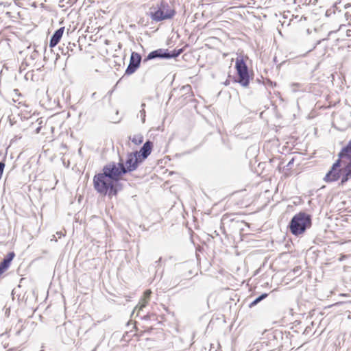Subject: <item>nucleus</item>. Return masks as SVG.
<instances>
[{
	"label": "nucleus",
	"mask_w": 351,
	"mask_h": 351,
	"mask_svg": "<svg viewBox=\"0 0 351 351\" xmlns=\"http://www.w3.org/2000/svg\"><path fill=\"white\" fill-rule=\"evenodd\" d=\"M311 224V215L304 212H300L292 217L289 228L293 235L298 236L309 228Z\"/></svg>",
	"instance_id": "obj_3"
},
{
	"label": "nucleus",
	"mask_w": 351,
	"mask_h": 351,
	"mask_svg": "<svg viewBox=\"0 0 351 351\" xmlns=\"http://www.w3.org/2000/svg\"><path fill=\"white\" fill-rule=\"evenodd\" d=\"M102 173L108 178L112 180L117 183L122 178V176L125 174L124 169V163L121 159L118 163L115 162H110L106 164L102 169Z\"/></svg>",
	"instance_id": "obj_4"
},
{
	"label": "nucleus",
	"mask_w": 351,
	"mask_h": 351,
	"mask_svg": "<svg viewBox=\"0 0 351 351\" xmlns=\"http://www.w3.org/2000/svg\"><path fill=\"white\" fill-rule=\"evenodd\" d=\"M139 157L137 156V152L128 154L125 162H123L125 173L137 169L138 165L143 162Z\"/></svg>",
	"instance_id": "obj_8"
},
{
	"label": "nucleus",
	"mask_w": 351,
	"mask_h": 351,
	"mask_svg": "<svg viewBox=\"0 0 351 351\" xmlns=\"http://www.w3.org/2000/svg\"><path fill=\"white\" fill-rule=\"evenodd\" d=\"M142 60L141 56L137 52H132L129 64L125 70V74H133L140 66Z\"/></svg>",
	"instance_id": "obj_9"
},
{
	"label": "nucleus",
	"mask_w": 351,
	"mask_h": 351,
	"mask_svg": "<svg viewBox=\"0 0 351 351\" xmlns=\"http://www.w3.org/2000/svg\"><path fill=\"white\" fill-rule=\"evenodd\" d=\"M235 68L238 74V80L237 82L242 86L247 87L250 84V75L247 66L244 60L237 58L235 63Z\"/></svg>",
	"instance_id": "obj_5"
},
{
	"label": "nucleus",
	"mask_w": 351,
	"mask_h": 351,
	"mask_svg": "<svg viewBox=\"0 0 351 351\" xmlns=\"http://www.w3.org/2000/svg\"><path fill=\"white\" fill-rule=\"evenodd\" d=\"M293 161H294V159H293V158H292V159H291V160L288 162V164H287V167H290V168H291V165H293Z\"/></svg>",
	"instance_id": "obj_21"
},
{
	"label": "nucleus",
	"mask_w": 351,
	"mask_h": 351,
	"mask_svg": "<svg viewBox=\"0 0 351 351\" xmlns=\"http://www.w3.org/2000/svg\"><path fill=\"white\" fill-rule=\"evenodd\" d=\"M339 157L342 159V161H344L345 159L351 160V141L340 152Z\"/></svg>",
	"instance_id": "obj_14"
},
{
	"label": "nucleus",
	"mask_w": 351,
	"mask_h": 351,
	"mask_svg": "<svg viewBox=\"0 0 351 351\" xmlns=\"http://www.w3.org/2000/svg\"><path fill=\"white\" fill-rule=\"evenodd\" d=\"M153 149V143L151 141H147L139 151L137 152V156H139L141 160L143 161L146 159L152 152Z\"/></svg>",
	"instance_id": "obj_10"
},
{
	"label": "nucleus",
	"mask_w": 351,
	"mask_h": 351,
	"mask_svg": "<svg viewBox=\"0 0 351 351\" xmlns=\"http://www.w3.org/2000/svg\"><path fill=\"white\" fill-rule=\"evenodd\" d=\"M351 178V160H349L347 165L342 168V176L341 180V184H344Z\"/></svg>",
	"instance_id": "obj_13"
},
{
	"label": "nucleus",
	"mask_w": 351,
	"mask_h": 351,
	"mask_svg": "<svg viewBox=\"0 0 351 351\" xmlns=\"http://www.w3.org/2000/svg\"><path fill=\"white\" fill-rule=\"evenodd\" d=\"M152 21L160 22L173 18L176 10L172 6L165 1L152 6L148 13Z\"/></svg>",
	"instance_id": "obj_1"
},
{
	"label": "nucleus",
	"mask_w": 351,
	"mask_h": 351,
	"mask_svg": "<svg viewBox=\"0 0 351 351\" xmlns=\"http://www.w3.org/2000/svg\"><path fill=\"white\" fill-rule=\"evenodd\" d=\"M64 30V27H60L52 35L51 37L50 41H49V47H54L57 45V44L60 42Z\"/></svg>",
	"instance_id": "obj_12"
},
{
	"label": "nucleus",
	"mask_w": 351,
	"mask_h": 351,
	"mask_svg": "<svg viewBox=\"0 0 351 351\" xmlns=\"http://www.w3.org/2000/svg\"><path fill=\"white\" fill-rule=\"evenodd\" d=\"M299 84H293L292 86H299Z\"/></svg>",
	"instance_id": "obj_23"
},
{
	"label": "nucleus",
	"mask_w": 351,
	"mask_h": 351,
	"mask_svg": "<svg viewBox=\"0 0 351 351\" xmlns=\"http://www.w3.org/2000/svg\"><path fill=\"white\" fill-rule=\"evenodd\" d=\"M69 47H66V49H67L66 52H64V51L62 50V53L66 54L69 50H71L72 51L73 50V47H75V43L71 44V43H69Z\"/></svg>",
	"instance_id": "obj_18"
},
{
	"label": "nucleus",
	"mask_w": 351,
	"mask_h": 351,
	"mask_svg": "<svg viewBox=\"0 0 351 351\" xmlns=\"http://www.w3.org/2000/svg\"><path fill=\"white\" fill-rule=\"evenodd\" d=\"M182 50L180 49L178 51H169L168 49H158L151 51L143 60V63L147 62L148 60H151L156 58L161 59H170L172 58L178 57Z\"/></svg>",
	"instance_id": "obj_6"
},
{
	"label": "nucleus",
	"mask_w": 351,
	"mask_h": 351,
	"mask_svg": "<svg viewBox=\"0 0 351 351\" xmlns=\"http://www.w3.org/2000/svg\"><path fill=\"white\" fill-rule=\"evenodd\" d=\"M151 291L147 290L144 293V298L143 299L138 303V304L135 307V309H138V311L142 310L147 304V302L149 300L150 295H151Z\"/></svg>",
	"instance_id": "obj_15"
},
{
	"label": "nucleus",
	"mask_w": 351,
	"mask_h": 351,
	"mask_svg": "<svg viewBox=\"0 0 351 351\" xmlns=\"http://www.w3.org/2000/svg\"><path fill=\"white\" fill-rule=\"evenodd\" d=\"M116 182L108 178L104 173H99L93 178L95 189L100 194L110 197L117 194Z\"/></svg>",
	"instance_id": "obj_2"
},
{
	"label": "nucleus",
	"mask_w": 351,
	"mask_h": 351,
	"mask_svg": "<svg viewBox=\"0 0 351 351\" xmlns=\"http://www.w3.org/2000/svg\"><path fill=\"white\" fill-rule=\"evenodd\" d=\"M161 259H162V258H161V257H160V258H159V259H158V261H156V264H159V263L161 261Z\"/></svg>",
	"instance_id": "obj_22"
},
{
	"label": "nucleus",
	"mask_w": 351,
	"mask_h": 351,
	"mask_svg": "<svg viewBox=\"0 0 351 351\" xmlns=\"http://www.w3.org/2000/svg\"><path fill=\"white\" fill-rule=\"evenodd\" d=\"M268 294L267 293H263L261 294L260 296H258V298H256L254 301H252L250 304V307H253L254 306H256L258 303H259L261 301H262L263 300H264L265 298H266L267 297Z\"/></svg>",
	"instance_id": "obj_17"
},
{
	"label": "nucleus",
	"mask_w": 351,
	"mask_h": 351,
	"mask_svg": "<svg viewBox=\"0 0 351 351\" xmlns=\"http://www.w3.org/2000/svg\"><path fill=\"white\" fill-rule=\"evenodd\" d=\"M311 1H308V2H307V0H295V3H302V4H305V5H307Z\"/></svg>",
	"instance_id": "obj_20"
},
{
	"label": "nucleus",
	"mask_w": 351,
	"mask_h": 351,
	"mask_svg": "<svg viewBox=\"0 0 351 351\" xmlns=\"http://www.w3.org/2000/svg\"><path fill=\"white\" fill-rule=\"evenodd\" d=\"M341 158H339L332 165L330 171L326 174L324 180L326 182H332L338 180L342 176V168L341 169Z\"/></svg>",
	"instance_id": "obj_7"
},
{
	"label": "nucleus",
	"mask_w": 351,
	"mask_h": 351,
	"mask_svg": "<svg viewBox=\"0 0 351 351\" xmlns=\"http://www.w3.org/2000/svg\"><path fill=\"white\" fill-rule=\"evenodd\" d=\"M130 140L136 145H138L143 142V136L141 134H134L129 137Z\"/></svg>",
	"instance_id": "obj_16"
},
{
	"label": "nucleus",
	"mask_w": 351,
	"mask_h": 351,
	"mask_svg": "<svg viewBox=\"0 0 351 351\" xmlns=\"http://www.w3.org/2000/svg\"><path fill=\"white\" fill-rule=\"evenodd\" d=\"M15 256L14 252H9L3 260L0 263V276L2 275L9 267L12 261Z\"/></svg>",
	"instance_id": "obj_11"
},
{
	"label": "nucleus",
	"mask_w": 351,
	"mask_h": 351,
	"mask_svg": "<svg viewBox=\"0 0 351 351\" xmlns=\"http://www.w3.org/2000/svg\"><path fill=\"white\" fill-rule=\"evenodd\" d=\"M95 95H96V93H94L92 95V97H95Z\"/></svg>",
	"instance_id": "obj_24"
},
{
	"label": "nucleus",
	"mask_w": 351,
	"mask_h": 351,
	"mask_svg": "<svg viewBox=\"0 0 351 351\" xmlns=\"http://www.w3.org/2000/svg\"><path fill=\"white\" fill-rule=\"evenodd\" d=\"M140 113H141L142 122L145 123V110L144 109H142L140 111Z\"/></svg>",
	"instance_id": "obj_19"
}]
</instances>
